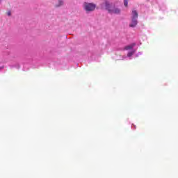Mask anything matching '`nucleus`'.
<instances>
[{"label": "nucleus", "instance_id": "1", "mask_svg": "<svg viewBox=\"0 0 178 178\" xmlns=\"http://www.w3.org/2000/svg\"><path fill=\"white\" fill-rule=\"evenodd\" d=\"M102 6H105L106 9L108 10L109 13H115V15H119L120 13V10L118 8H112L111 7V3H109V1H105L102 3Z\"/></svg>", "mask_w": 178, "mask_h": 178}, {"label": "nucleus", "instance_id": "2", "mask_svg": "<svg viewBox=\"0 0 178 178\" xmlns=\"http://www.w3.org/2000/svg\"><path fill=\"white\" fill-rule=\"evenodd\" d=\"M137 19H138V13L136 10H132L131 22L129 27H136L137 26Z\"/></svg>", "mask_w": 178, "mask_h": 178}, {"label": "nucleus", "instance_id": "3", "mask_svg": "<svg viewBox=\"0 0 178 178\" xmlns=\"http://www.w3.org/2000/svg\"><path fill=\"white\" fill-rule=\"evenodd\" d=\"M83 8L86 10V12H90V3L85 2L83 3Z\"/></svg>", "mask_w": 178, "mask_h": 178}, {"label": "nucleus", "instance_id": "4", "mask_svg": "<svg viewBox=\"0 0 178 178\" xmlns=\"http://www.w3.org/2000/svg\"><path fill=\"white\" fill-rule=\"evenodd\" d=\"M96 5L92 3H90V11H92V10H95V8H96Z\"/></svg>", "mask_w": 178, "mask_h": 178}, {"label": "nucleus", "instance_id": "5", "mask_svg": "<svg viewBox=\"0 0 178 178\" xmlns=\"http://www.w3.org/2000/svg\"><path fill=\"white\" fill-rule=\"evenodd\" d=\"M135 45L136 44H131V45L127 46V47H124V49L126 51H129V49H133V48L134 47Z\"/></svg>", "mask_w": 178, "mask_h": 178}, {"label": "nucleus", "instance_id": "6", "mask_svg": "<svg viewBox=\"0 0 178 178\" xmlns=\"http://www.w3.org/2000/svg\"><path fill=\"white\" fill-rule=\"evenodd\" d=\"M128 3H129V0H124V6L127 7Z\"/></svg>", "mask_w": 178, "mask_h": 178}, {"label": "nucleus", "instance_id": "7", "mask_svg": "<svg viewBox=\"0 0 178 178\" xmlns=\"http://www.w3.org/2000/svg\"><path fill=\"white\" fill-rule=\"evenodd\" d=\"M134 54V51H130L128 53L127 56H129V58H130V56H132V55Z\"/></svg>", "mask_w": 178, "mask_h": 178}, {"label": "nucleus", "instance_id": "8", "mask_svg": "<svg viewBox=\"0 0 178 178\" xmlns=\"http://www.w3.org/2000/svg\"><path fill=\"white\" fill-rule=\"evenodd\" d=\"M61 5H63V1H59V4L57 5L56 6H61Z\"/></svg>", "mask_w": 178, "mask_h": 178}, {"label": "nucleus", "instance_id": "9", "mask_svg": "<svg viewBox=\"0 0 178 178\" xmlns=\"http://www.w3.org/2000/svg\"><path fill=\"white\" fill-rule=\"evenodd\" d=\"M7 15H8V16H10V15H11L10 11L7 12Z\"/></svg>", "mask_w": 178, "mask_h": 178}]
</instances>
